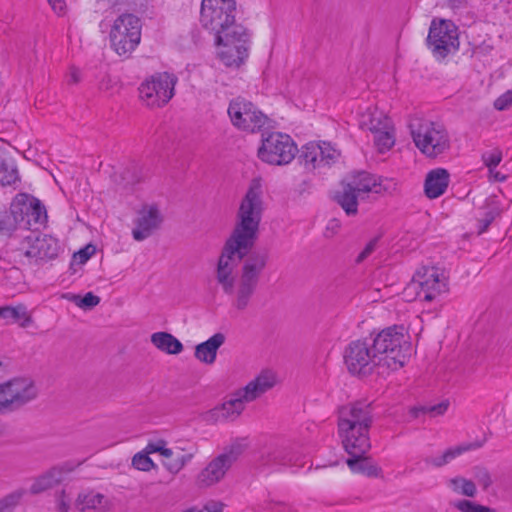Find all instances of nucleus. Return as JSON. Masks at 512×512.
Listing matches in <instances>:
<instances>
[{
    "instance_id": "nucleus-2",
    "label": "nucleus",
    "mask_w": 512,
    "mask_h": 512,
    "mask_svg": "<svg viewBox=\"0 0 512 512\" xmlns=\"http://www.w3.org/2000/svg\"><path fill=\"white\" fill-rule=\"evenodd\" d=\"M373 422L371 405L354 402L338 411V432L347 453H367L371 447L369 430Z\"/></svg>"
},
{
    "instance_id": "nucleus-41",
    "label": "nucleus",
    "mask_w": 512,
    "mask_h": 512,
    "mask_svg": "<svg viewBox=\"0 0 512 512\" xmlns=\"http://www.w3.org/2000/svg\"><path fill=\"white\" fill-rule=\"evenodd\" d=\"M473 481L480 485L486 491L493 483L492 477L488 469L476 466L472 470Z\"/></svg>"
},
{
    "instance_id": "nucleus-42",
    "label": "nucleus",
    "mask_w": 512,
    "mask_h": 512,
    "mask_svg": "<svg viewBox=\"0 0 512 512\" xmlns=\"http://www.w3.org/2000/svg\"><path fill=\"white\" fill-rule=\"evenodd\" d=\"M502 151L499 148H494L490 151H486L482 154L481 158L484 165L488 168L489 173H493V170L502 161Z\"/></svg>"
},
{
    "instance_id": "nucleus-38",
    "label": "nucleus",
    "mask_w": 512,
    "mask_h": 512,
    "mask_svg": "<svg viewBox=\"0 0 512 512\" xmlns=\"http://www.w3.org/2000/svg\"><path fill=\"white\" fill-rule=\"evenodd\" d=\"M132 466L139 470L148 472L152 469L157 468V465L154 463V461L149 457V455L144 451H140L136 453L132 458Z\"/></svg>"
},
{
    "instance_id": "nucleus-34",
    "label": "nucleus",
    "mask_w": 512,
    "mask_h": 512,
    "mask_svg": "<svg viewBox=\"0 0 512 512\" xmlns=\"http://www.w3.org/2000/svg\"><path fill=\"white\" fill-rule=\"evenodd\" d=\"M374 142L378 148V151L384 153L388 151L395 143V136L393 133V126L391 129H385L383 131L374 134Z\"/></svg>"
},
{
    "instance_id": "nucleus-7",
    "label": "nucleus",
    "mask_w": 512,
    "mask_h": 512,
    "mask_svg": "<svg viewBox=\"0 0 512 512\" xmlns=\"http://www.w3.org/2000/svg\"><path fill=\"white\" fill-rule=\"evenodd\" d=\"M344 363L352 375L369 376L376 372L378 375L386 373L383 362L375 348L371 345L369 337L351 341L344 350Z\"/></svg>"
},
{
    "instance_id": "nucleus-8",
    "label": "nucleus",
    "mask_w": 512,
    "mask_h": 512,
    "mask_svg": "<svg viewBox=\"0 0 512 512\" xmlns=\"http://www.w3.org/2000/svg\"><path fill=\"white\" fill-rule=\"evenodd\" d=\"M38 396L34 381L27 377H16L0 383V415L20 410Z\"/></svg>"
},
{
    "instance_id": "nucleus-20",
    "label": "nucleus",
    "mask_w": 512,
    "mask_h": 512,
    "mask_svg": "<svg viewBox=\"0 0 512 512\" xmlns=\"http://www.w3.org/2000/svg\"><path fill=\"white\" fill-rule=\"evenodd\" d=\"M113 11L119 12L120 14L114 20L110 31V44L111 48L119 55H125L127 53V37H128V13L126 10L122 11L117 8V3L112 7Z\"/></svg>"
},
{
    "instance_id": "nucleus-21",
    "label": "nucleus",
    "mask_w": 512,
    "mask_h": 512,
    "mask_svg": "<svg viewBox=\"0 0 512 512\" xmlns=\"http://www.w3.org/2000/svg\"><path fill=\"white\" fill-rule=\"evenodd\" d=\"M344 183L354 192H356L362 199L364 198V195L370 192L379 194L383 190L382 184L379 182V178L366 171H358L353 173L348 178L347 182Z\"/></svg>"
},
{
    "instance_id": "nucleus-28",
    "label": "nucleus",
    "mask_w": 512,
    "mask_h": 512,
    "mask_svg": "<svg viewBox=\"0 0 512 512\" xmlns=\"http://www.w3.org/2000/svg\"><path fill=\"white\" fill-rule=\"evenodd\" d=\"M20 181L16 161L5 153H0V185L12 186Z\"/></svg>"
},
{
    "instance_id": "nucleus-47",
    "label": "nucleus",
    "mask_w": 512,
    "mask_h": 512,
    "mask_svg": "<svg viewBox=\"0 0 512 512\" xmlns=\"http://www.w3.org/2000/svg\"><path fill=\"white\" fill-rule=\"evenodd\" d=\"M29 209L31 210V216L34 218L36 223L43 224L46 221V209L39 200L34 198L29 204Z\"/></svg>"
},
{
    "instance_id": "nucleus-26",
    "label": "nucleus",
    "mask_w": 512,
    "mask_h": 512,
    "mask_svg": "<svg viewBox=\"0 0 512 512\" xmlns=\"http://www.w3.org/2000/svg\"><path fill=\"white\" fill-rule=\"evenodd\" d=\"M0 318L5 321V324H18L22 328H26L32 323V317L23 304L0 307Z\"/></svg>"
},
{
    "instance_id": "nucleus-60",
    "label": "nucleus",
    "mask_w": 512,
    "mask_h": 512,
    "mask_svg": "<svg viewBox=\"0 0 512 512\" xmlns=\"http://www.w3.org/2000/svg\"><path fill=\"white\" fill-rule=\"evenodd\" d=\"M49 4L53 8L54 11L60 13L64 9V2L63 0H48Z\"/></svg>"
},
{
    "instance_id": "nucleus-37",
    "label": "nucleus",
    "mask_w": 512,
    "mask_h": 512,
    "mask_svg": "<svg viewBox=\"0 0 512 512\" xmlns=\"http://www.w3.org/2000/svg\"><path fill=\"white\" fill-rule=\"evenodd\" d=\"M466 450H468L467 447H456V448L448 449L439 457L427 459L426 462L429 464H432L435 467H441V466L447 464L448 462H450L455 457L462 454Z\"/></svg>"
},
{
    "instance_id": "nucleus-14",
    "label": "nucleus",
    "mask_w": 512,
    "mask_h": 512,
    "mask_svg": "<svg viewBox=\"0 0 512 512\" xmlns=\"http://www.w3.org/2000/svg\"><path fill=\"white\" fill-rule=\"evenodd\" d=\"M245 446L239 442L233 443L223 453L212 459L201 470L196 478V483L201 488L213 486L220 482L231 468L234 462L243 453Z\"/></svg>"
},
{
    "instance_id": "nucleus-63",
    "label": "nucleus",
    "mask_w": 512,
    "mask_h": 512,
    "mask_svg": "<svg viewBox=\"0 0 512 512\" xmlns=\"http://www.w3.org/2000/svg\"><path fill=\"white\" fill-rule=\"evenodd\" d=\"M2 367H3V363H2V362H0V369H1Z\"/></svg>"
},
{
    "instance_id": "nucleus-16",
    "label": "nucleus",
    "mask_w": 512,
    "mask_h": 512,
    "mask_svg": "<svg viewBox=\"0 0 512 512\" xmlns=\"http://www.w3.org/2000/svg\"><path fill=\"white\" fill-rule=\"evenodd\" d=\"M165 216L157 203H144L134 219L132 236L136 241H144L161 230Z\"/></svg>"
},
{
    "instance_id": "nucleus-30",
    "label": "nucleus",
    "mask_w": 512,
    "mask_h": 512,
    "mask_svg": "<svg viewBox=\"0 0 512 512\" xmlns=\"http://www.w3.org/2000/svg\"><path fill=\"white\" fill-rule=\"evenodd\" d=\"M361 125L375 134L385 129H391L392 122L385 114L375 110L364 117Z\"/></svg>"
},
{
    "instance_id": "nucleus-48",
    "label": "nucleus",
    "mask_w": 512,
    "mask_h": 512,
    "mask_svg": "<svg viewBox=\"0 0 512 512\" xmlns=\"http://www.w3.org/2000/svg\"><path fill=\"white\" fill-rule=\"evenodd\" d=\"M56 509L58 512H69L71 508V498L65 489L57 491L54 495Z\"/></svg>"
},
{
    "instance_id": "nucleus-52",
    "label": "nucleus",
    "mask_w": 512,
    "mask_h": 512,
    "mask_svg": "<svg viewBox=\"0 0 512 512\" xmlns=\"http://www.w3.org/2000/svg\"><path fill=\"white\" fill-rule=\"evenodd\" d=\"M512 105V92L507 91L494 101V108L503 111Z\"/></svg>"
},
{
    "instance_id": "nucleus-12",
    "label": "nucleus",
    "mask_w": 512,
    "mask_h": 512,
    "mask_svg": "<svg viewBox=\"0 0 512 512\" xmlns=\"http://www.w3.org/2000/svg\"><path fill=\"white\" fill-rule=\"evenodd\" d=\"M250 33L245 27H235L231 34L218 36L215 44L218 56L227 67L238 68L248 56Z\"/></svg>"
},
{
    "instance_id": "nucleus-25",
    "label": "nucleus",
    "mask_w": 512,
    "mask_h": 512,
    "mask_svg": "<svg viewBox=\"0 0 512 512\" xmlns=\"http://www.w3.org/2000/svg\"><path fill=\"white\" fill-rule=\"evenodd\" d=\"M348 454L350 455V458L346 460V463L352 472L361 473L368 477L381 476V468L374 464L370 458L366 457V453H361L359 455L356 453Z\"/></svg>"
},
{
    "instance_id": "nucleus-45",
    "label": "nucleus",
    "mask_w": 512,
    "mask_h": 512,
    "mask_svg": "<svg viewBox=\"0 0 512 512\" xmlns=\"http://www.w3.org/2000/svg\"><path fill=\"white\" fill-rule=\"evenodd\" d=\"M500 215V209L497 205H492L487 208L482 218L478 220V233H484L494 219Z\"/></svg>"
},
{
    "instance_id": "nucleus-31",
    "label": "nucleus",
    "mask_w": 512,
    "mask_h": 512,
    "mask_svg": "<svg viewBox=\"0 0 512 512\" xmlns=\"http://www.w3.org/2000/svg\"><path fill=\"white\" fill-rule=\"evenodd\" d=\"M448 486L455 492L456 494L466 496L469 498H474L477 494V486L476 483L462 476H456L451 478L448 481Z\"/></svg>"
},
{
    "instance_id": "nucleus-11",
    "label": "nucleus",
    "mask_w": 512,
    "mask_h": 512,
    "mask_svg": "<svg viewBox=\"0 0 512 512\" xmlns=\"http://www.w3.org/2000/svg\"><path fill=\"white\" fill-rule=\"evenodd\" d=\"M297 152V145L288 134L271 132L266 137L263 136L257 154L263 162L280 166L289 164Z\"/></svg>"
},
{
    "instance_id": "nucleus-59",
    "label": "nucleus",
    "mask_w": 512,
    "mask_h": 512,
    "mask_svg": "<svg viewBox=\"0 0 512 512\" xmlns=\"http://www.w3.org/2000/svg\"><path fill=\"white\" fill-rule=\"evenodd\" d=\"M269 512H290V508L281 503H272L269 505Z\"/></svg>"
},
{
    "instance_id": "nucleus-56",
    "label": "nucleus",
    "mask_w": 512,
    "mask_h": 512,
    "mask_svg": "<svg viewBox=\"0 0 512 512\" xmlns=\"http://www.w3.org/2000/svg\"><path fill=\"white\" fill-rule=\"evenodd\" d=\"M341 224L338 219H331L326 227V236H332L337 233L338 229L340 228Z\"/></svg>"
},
{
    "instance_id": "nucleus-15",
    "label": "nucleus",
    "mask_w": 512,
    "mask_h": 512,
    "mask_svg": "<svg viewBox=\"0 0 512 512\" xmlns=\"http://www.w3.org/2000/svg\"><path fill=\"white\" fill-rule=\"evenodd\" d=\"M228 115L235 127L252 133L260 131L268 122L266 115L252 102L242 97L231 100Z\"/></svg>"
},
{
    "instance_id": "nucleus-57",
    "label": "nucleus",
    "mask_w": 512,
    "mask_h": 512,
    "mask_svg": "<svg viewBox=\"0 0 512 512\" xmlns=\"http://www.w3.org/2000/svg\"><path fill=\"white\" fill-rule=\"evenodd\" d=\"M130 5L133 6V9L135 11H145V9L147 8V5H148V0H132L130 2Z\"/></svg>"
},
{
    "instance_id": "nucleus-53",
    "label": "nucleus",
    "mask_w": 512,
    "mask_h": 512,
    "mask_svg": "<svg viewBox=\"0 0 512 512\" xmlns=\"http://www.w3.org/2000/svg\"><path fill=\"white\" fill-rule=\"evenodd\" d=\"M95 248L92 245H88L85 248L78 251L74 257L78 259L79 263H85L91 255L94 253Z\"/></svg>"
},
{
    "instance_id": "nucleus-58",
    "label": "nucleus",
    "mask_w": 512,
    "mask_h": 512,
    "mask_svg": "<svg viewBox=\"0 0 512 512\" xmlns=\"http://www.w3.org/2000/svg\"><path fill=\"white\" fill-rule=\"evenodd\" d=\"M208 512H223V504L220 502H209L205 505Z\"/></svg>"
},
{
    "instance_id": "nucleus-3",
    "label": "nucleus",
    "mask_w": 512,
    "mask_h": 512,
    "mask_svg": "<svg viewBox=\"0 0 512 512\" xmlns=\"http://www.w3.org/2000/svg\"><path fill=\"white\" fill-rule=\"evenodd\" d=\"M386 372L402 368L410 356L411 344L403 325H394L370 336Z\"/></svg>"
},
{
    "instance_id": "nucleus-35",
    "label": "nucleus",
    "mask_w": 512,
    "mask_h": 512,
    "mask_svg": "<svg viewBox=\"0 0 512 512\" xmlns=\"http://www.w3.org/2000/svg\"><path fill=\"white\" fill-rule=\"evenodd\" d=\"M450 505L459 512H495L488 506L467 499L455 500Z\"/></svg>"
},
{
    "instance_id": "nucleus-22",
    "label": "nucleus",
    "mask_w": 512,
    "mask_h": 512,
    "mask_svg": "<svg viewBox=\"0 0 512 512\" xmlns=\"http://www.w3.org/2000/svg\"><path fill=\"white\" fill-rule=\"evenodd\" d=\"M450 182V173L445 168L430 170L425 178L424 193L429 199H436L443 195Z\"/></svg>"
},
{
    "instance_id": "nucleus-1",
    "label": "nucleus",
    "mask_w": 512,
    "mask_h": 512,
    "mask_svg": "<svg viewBox=\"0 0 512 512\" xmlns=\"http://www.w3.org/2000/svg\"><path fill=\"white\" fill-rule=\"evenodd\" d=\"M263 210L261 183L254 179L240 203L235 226L223 246L217 263V282L225 294H234L232 306L240 312L248 308L268 261L267 253H252L244 261L235 285L234 271L237 262L244 259L254 247Z\"/></svg>"
},
{
    "instance_id": "nucleus-10",
    "label": "nucleus",
    "mask_w": 512,
    "mask_h": 512,
    "mask_svg": "<svg viewBox=\"0 0 512 512\" xmlns=\"http://www.w3.org/2000/svg\"><path fill=\"white\" fill-rule=\"evenodd\" d=\"M415 291L420 301L431 302L448 291V277L444 271L434 266H423L413 275L406 291Z\"/></svg>"
},
{
    "instance_id": "nucleus-29",
    "label": "nucleus",
    "mask_w": 512,
    "mask_h": 512,
    "mask_svg": "<svg viewBox=\"0 0 512 512\" xmlns=\"http://www.w3.org/2000/svg\"><path fill=\"white\" fill-rule=\"evenodd\" d=\"M362 199L356 192L343 182V190L335 195V201L348 216L358 212V200Z\"/></svg>"
},
{
    "instance_id": "nucleus-5",
    "label": "nucleus",
    "mask_w": 512,
    "mask_h": 512,
    "mask_svg": "<svg viewBox=\"0 0 512 512\" xmlns=\"http://www.w3.org/2000/svg\"><path fill=\"white\" fill-rule=\"evenodd\" d=\"M409 129L415 146L428 158H437L451 147L450 135L441 123L414 118Z\"/></svg>"
},
{
    "instance_id": "nucleus-24",
    "label": "nucleus",
    "mask_w": 512,
    "mask_h": 512,
    "mask_svg": "<svg viewBox=\"0 0 512 512\" xmlns=\"http://www.w3.org/2000/svg\"><path fill=\"white\" fill-rule=\"evenodd\" d=\"M106 506L105 495L91 489L81 491L75 500V507L80 512H99Z\"/></svg>"
},
{
    "instance_id": "nucleus-61",
    "label": "nucleus",
    "mask_w": 512,
    "mask_h": 512,
    "mask_svg": "<svg viewBox=\"0 0 512 512\" xmlns=\"http://www.w3.org/2000/svg\"><path fill=\"white\" fill-rule=\"evenodd\" d=\"M490 177L497 182H503L506 180V176L502 175L500 172L493 170V173H489Z\"/></svg>"
},
{
    "instance_id": "nucleus-50",
    "label": "nucleus",
    "mask_w": 512,
    "mask_h": 512,
    "mask_svg": "<svg viewBox=\"0 0 512 512\" xmlns=\"http://www.w3.org/2000/svg\"><path fill=\"white\" fill-rule=\"evenodd\" d=\"M150 176L149 169L141 166L135 165L132 168V174L130 175V184H139L146 181Z\"/></svg>"
},
{
    "instance_id": "nucleus-51",
    "label": "nucleus",
    "mask_w": 512,
    "mask_h": 512,
    "mask_svg": "<svg viewBox=\"0 0 512 512\" xmlns=\"http://www.w3.org/2000/svg\"><path fill=\"white\" fill-rule=\"evenodd\" d=\"M379 236L377 237H374L373 239H371L367 244L366 246L364 247V249L362 250V252L357 256L356 258V263H361L363 262L366 258H368L375 250H376V247H377V243L379 241Z\"/></svg>"
},
{
    "instance_id": "nucleus-39",
    "label": "nucleus",
    "mask_w": 512,
    "mask_h": 512,
    "mask_svg": "<svg viewBox=\"0 0 512 512\" xmlns=\"http://www.w3.org/2000/svg\"><path fill=\"white\" fill-rule=\"evenodd\" d=\"M448 408L447 402H441L439 404L433 406H421V407H413L410 410V413L413 417H418L420 414H430L432 416L443 415Z\"/></svg>"
},
{
    "instance_id": "nucleus-44",
    "label": "nucleus",
    "mask_w": 512,
    "mask_h": 512,
    "mask_svg": "<svg viewBox=\"0 0 512 512\" xmlns=\"http://www.w3.org/2000/svg\"><path fill=\"white\" fill-rule=\"evenodd\" d=\"M141 29L142 22L140 18L130 14V50H134L135 47L140 43Z\"/></svg>"
},
{
    "instance_id": "nucleus-55",
    "label": "nucleus",
    "mask_w": 512,
    "mask_h": 512,
    "mask_svg": "<svg viewBox=\"0 0 512 512\" xmlns=\"http://www.w3.org/2000/svg\"><path fill=\"white\" fill-rule=\"evenodd\" d=\"M81 80V73L78 68L75 66L70 67L69 74H68V83L69 84H77Z\"/></svg>"
},
{
    "instance_id": "nucleus-46",
    "label": "nucleus",
    "mask_w": 512,
    "mask_h": 512,
    "mask_svg": "<svg viewBox=\"0 0 512 512\" xmlns=\"http://www.w3.org/2000/svg\"><path fill=\"white\" fill-rule=\"evenodd\" d=\"M148 455L152 453H160L165 458H171L174 455V451L170 448H166V441L157 440L155 442H149L143 449Z\"/></svg>"
},
{
    "instance_id": "nucleus-40",
    "label": "nucleus",
    "mask_w": 512,
    "mask_h": 512,
    "mask_svg": "<svg viewBox=\"0 0 512 512\" xmlns=\"http://www.w3.org/2000/svg\"><path fill=\"white\" fill-rule=\"evenodd\" d=\"M321 154H319L320 166H329L335 162L339 157V152L331 146L330 143L323 142L320 144Z\"/></svg>"
},
{
    "instance_id": "nucleus-32",
    "label": "nucleus",
    "mask_w": 512,
    "mask_h": 512,
    "mask_svg": "<svg viewBox=\"0 0 512 512\" xmlns=\"http://www.w3.org/2000/svg\"><path fill=\"white\" fill-rule=\"evenodd\" d=\"M319 154H321L320 144L310 142L302 147L300 157L304 161L305 165L311 166V168L315 169L320 167Z\"/></svg>"
},
{
    "instance_id": "nucleus-62",
    "label": "nucleus",
    "mask_w": 512,
    "mask_h": 512,
    "mask_svg": "<svg viewBox=\"0 0 512 512\" xmlns=\"http://www.w3.org/2000/svg\"><path fill=\"white\" fill-rule=\"evenodd\" d=\"M183 512H201V511H198L196 508H190V509H187Z\"/></svg>"
},
{
    "instance_id": "nucleus-36",
    "label": "nucleus",
    "mask_w": 512,
    "mask_h": 512,
    "mask_svg": "<svg viewBox=\"0 0 512 512\" xmlns=\"http://www.w3.org/2000/svg\"><path fill=\"white\" fill-rule=\"evenodd\" d=\"M65 298L72 301L75 305L82 309H92L93 307L97 306L100 302V298L93 294L92 292L86 293L83 297L80 295H66Z\"/></svg>"
},
{
    "instance_id": "nucleus-19",
    "label": "nucleus",
    "mask_w": 512,
    "mask_h": 512,
    "mask_svg": "<svg viewBox=\"0 0 512 512\" xmlns=\"http://www.w3.org/2000/svg\"><path fill=\"white\" fill-rule=\"evenodd\" d=\"M293 456L290 447L280 441H272L264 446L260 452V465L277 470L292 464Z\"/></svg>"
},
{
    "instance_id": "nucleus-33",
    "label": "nucleus",
    "mask_w": 512,
    "mask_h": 512,
    "mask_svg": "<svg viewBox=\"0 0 512 512\" xmlns=\"http://www.w3.org/2000/svg\"><path fill=\"white\" fill-rule=\"evenodd\" d=\"M193 456V453L173 455L171 458H166L167 460L163 462V465L170 473L175 475L192 460Z\"/></svg>"
},
{
    "instance_id": "nucleus-9",
    "label": "nucleus",
    "mask_w": 512,
    "mask_h": 512,
    "mask_svg": "<svg viewBox=\"0 0 512 512\" xmlns=\"http://www.w3.org/2000/svg\"><path fill=\"white\" fill-rule=\"evenodd\" d=\"M178 78L168 72L155 73L139 86V97L148 107L161 108L175 95Z\"/></svg>"
},
{
    "instance_id": "nucleus-18",
    "label": "nucleus",
    "mask_w": 512,
    "mask_h": 512,
    "mask_svg": "<svg viewBox=\"0 0 512 512\" xmlns=\"http://www.w3.org/2000/svg\"><path fill=\"white\" fill-rule=\"evenodd\" d=\"M81 462L67 461L60 465L53 466L39 475L30 486V493L37 495L62 483L65 477L73 472Z\"/></svg>"
},
{
    "instance_id": "nucleus-49",
    "label": "nucleus",
    "mask_w": 512,
    "mask_h": 512,
    "mask_svg": "<svg viewBox=\"0 0 512 512\" xmlns=\"http://www.w3.org/2000/svg\"><path fill=\"white\" fill-rule=\"evenodd\" d=\"M24 491H16L8 496H6L0 502V512H11V507L15 506L20 499L23 497Z\"/></svg>"
},
{
    "instance_id": "nucleus-23",
    "label": "nucleus",
    "mask_w": 512,
    "mask_h": 512,
    "mask_svg": "<svg viewBox=\"0 0 512 512\" xmlns=\"http://www.w3.org/2000/svg\"><path fill=\"white\" fill-rule=\"evenodd\" d=\"M223 333H215L208 340L195 347L194 356L201 363L212 365L216 361L217 351L225 342Z\"/></svg>"
},
{
    "instance_id": "nucleus-54",
    "label": "nucleus",
    "mask_w": 512,
    "mask_h": 512,
    "mask_svg": "<svg viewBox=\"0 0 512 512\" xmlns=\"http://www.w3.org/2000/svg\"><path fill=\"white\" fill-rule=\"evenodd\" d=\"M469 1L470 0H446L447 6L451 8L455 13L466 8Z\"/></svg>"
},
{
    "instance_id": "nucleus-6",
    "label": "nucleus",
    "mask_w": 512,
    "mask_h": 512,
    "mask_svg": "<svg viewBox=\"0 0 512 512\" xmlns=\"http://www.w3.org/2000/svg\"><path fill=\"white\" fill-rule=\"evenodd\" d=\"M235 0H202L200 11L201 25L218 36L231 34L235 27H244L235 20Z\"/></svg>"
},
{
    "instance_id": "nucleus-13",
    "label": "nucleus",
    "mask_w": 512,
    "mask_h": 512,
    "mask_svg": "<svg viewBox=\"0 0 512 512\" xmlns=\"http://www.w3.org/2000/svg\"><path fill=\"white\" fill-rule=\"evenodd\" d=\"M456 25L449 20H433L427 36V45L433 56L444 59L459 49V37Z\"/></svg>"
},
{
    "instance_id": "nucleus-43",
    "label": "nucleus",
    "mask_w": 512,
    "mask_h": 512,
    "mask_svg": "<svg viewBox=\"0 0 512 512\" xmlns=\"http://www.w3.org/2000/svg\"><path fill=\"white\" fill-rule=\"evenodd\" d=\"M17 221L16 217L11 211L0 212V235L10 234L16 229Z\"/></svg>"
},
{
    "instance_id": "nucleus-4",
    "label": "nucleus",
    "mask_w": 512,
    "mask_h": 512,
    "mask_svg": "<svg viewBox=\"0 0 512 512\" xmlns=\"http://www.w3.org/2000/svg\"><path fill=\"white\" fill-rule=\"evenodd\" d=\"M276 383L275 375L270 371L260 373L244 388L238 390L234 397L211 411L216 421H233L244 410L245 403L251 402L270 390Z\"/></svg>"
},
{
    "instance_id": "nucleus-17",
    "label": "nucleus",
    "mask_w": 512,
    "mask_h": 512,
    "mask_svg": "<svg viewBox=\"0 0 512 512\" xmlns=\"http://www.w3.org/2000/svg\"><path fill=\"white\" fill-rule=\"evenodd\" d=\"M25 244L24 255L36 262L53 260L61 250L58 239L48 234L29 235L24 239Z\"/></svg>"
},
{
    "instance_id": "nucleus-27",
    "label": "nucleus",
    "mask_w": 512,
    "mask_h": 512,
    "mask_svg": "<svg viewBox=\"0 0 512 512\" xmlns=\"http://www.w3.org/2000/svg\"><path fill=\"white\" fill-rule=\"evenodd\" d=\"M151 343L160 351L177 355L183 351V344L168 332H155L151 335Z\"/></svg>"
}]
</instances>
